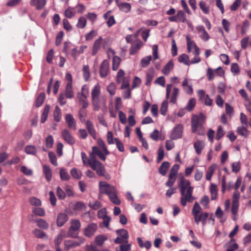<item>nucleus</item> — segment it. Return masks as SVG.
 Wrapping results in <instances>:
<instances>
[{"label": "nucleus", "instance_id": "f257e3e1", "mask_svg": "<svg viewBox=\"0 0 251 251\" xmlns=\"http://www.w3.org/2000/svg\"><path fill=\"white\" fill-rule=\"evenodd\" d=\"M178 187L181 195L180 203L183 206H186L187 202H192L195 199L193 196V187L189 180L183 177L181 178Z\"/></svg>", "mask_w": 251, "mask_h": 251}, {"label": "nucleus", "instance_id": "f03ea898", "mask_svg": "<svg viewBox=\"0 0 251 251\" xmlns=\"http://www.w3.org/2000/svg\"><path fill=\"white\" fill-rule=\"evenodd\" d=\"M205 117L203 113H201L199 115H194L192 118V131L199 135L205 134L204 128L203 126Z\"/></svg>", "mask_w": 251, "mask_h": 251}, {"label": "nucleus", "instance_id": "7ed1b4c3", "mask_svg": "<svg viewBox=\"0 0 251 251\" xmlns=\"http://www.w3.org/2000/svg\"><path fill=\"white\" fill-rule=\"evenodd\" d=\"M109 154L110 152L109 151H108L107 153H106L104 150L100 149L97 146H93L92 151L89 153V156L91 159L93 160H97L96 157H98L100 160L105 161L106 156Z\"/></svg>", "mask_w": 251, "mask_h": 251}, {"label": "nucleus", "instance_id": "20e7f679", "mask_svg": "<svg viewBox=\"0 0 251 251\" xmlns=\"http://www.w3.org/2000/svg\"><path fill=\"white\" fill-rule=\"evenodd\" d=\"M71 226L69 229L67 237L75 238L77 236L78 231L81 226V224L79 220L73 219L71 220Z\"/></svg>", "mask_w": 251, "mask_h": 251}, {"label": "nucleus", "instance_id": "39448f33", "mask_svg": "<svg viewBox=\"0 0 251 251\" xmlns=\"http://www.w3.org/2000/svg\"><path fill=\"white\" fill-rule=\"evenodd\" d=\"M74 94L73 91V86L70 84H67L64 93H61L59 98L58 101L61 105H64L66 103L65 98L71 99L74 97Z\"/></svg>", "mask_w": 251, "mask_h": 251}, {"label": "nucleus", "instance_id": "423d86ee", "mask_svg": "<svg viewBox=\"0 0 251 251\" xmlns=\"http://www.w3.org/2000/svg\"><path fill=\"white\" fill-rule=\"evenodd\" d=\"M115 190L116 189L113 186L108 184L106 182H99L100 195L104 194L109 196L112 193V192H115Z\"/></svg>", "mask_w": 251, "mask_h": 251}, {"label": "nucleus", "instance_id": "0eeeda50", "mask_svg": "<svg viewBox=\"0 0 251 251\" xmlns=\"http://www.w3.org/2000/svg\"><path fill=\"white\" fill-rule=\"evenodd\" d=\"M100 94V86L99 84H97L92 88L91 91L92 100L93 105L95 107L98 106Z\"/></svg>", "mask_w": 251, "mask_h": 251}, {"label": "nucleus", "instance_id": "6e6552de", "mask_svg": "<svg viewBox=\"0 0 251 251\" xmlns=\"http://www.w3.org/2000/svg\"><path fill=\"white\" fill-rule=\"evenodd\" d=\"M89 166L96 171L99 176H104V173L105 172V167L99 160H93Z\"/></svg>", "mask_w": 251, "mask_h": 251}, {"label": "nucleus", "instance_id": "1a4fd4ad", "mask_svg": "<svg viewBox=\"0 0 251 251\" xmlns=\"http://www.w3.org/2000/svg\"><path fill=\"white\" fill-rule=\"evenodd\" d=\"M85 241V239L83 237L79 238L78 241H73L71 240H67L64 241V249L68 251L71 249L75 248L80 245L83 244Z\"/></svg>", "mask_w": 251, "mask_h": 251}, {"label": "nucleus", "instance_id": "9d476101", "mask_svg": "<svg viewBox=\"0 0 251 251\" xmlns=\"http://www.w3.org/2000/svg\"><path fill=\"white\" fill-rule=\"evenodd\" d=\"M98 226L96 224L92 223L88 225L84 228L83 234L85 236L90 238L93 236L98 230Z\"/></svg>", "mask_w": 251, "mask_h": 251}, {"label": "nucleus", "instance_id": "9b49d317", "mask_svg": "<svg viewBox=\"0 0 251 251\" xmlns=\"http://www.w3.org/2000/svg\"><path fill=\"white\" fill-rule=\"evenodd\" d=\"M183 130V126L181 124H178L174 127L172 130L170 138L172 140H176L182 137Z\"/></svg>", "mask_w": 251, "mask_h": 251}, {"label": "nucleus", "instance_id": "f8f14e48", "mask_svg": "<svg viewBox=\"0 0 251 251\" xmlns=\"http://www.w3.org/2000/svg\"><path fill=\"white\" fill-rule=\"evenodd\" d=\"M187 41V46L188 52H191L194 50V53L196 55H199L200 53L199 48L197 47L195 42L191 40L190 37L187 35L186 37Z\"/></svg>", "mask_w": 251, "mask_h": 251}, {"label": "nucleus", "instance_id": "ddd939ff", "mask_svg": "<svg viewBox=\"0 0 251 251\" xmlns=\"http://www.w3.org/2000/svg\"><path fill=\"white\" fill-rule=\"evenodd\" d=\"M201 211V208L198 202H196L193 205L192 214L194 217L195 222L197 225H199L200 223L199 216L202 213Z\"/></svg>", "mask_w": 251, "mask_h": 251}, {"label": "nucleus", "instance_id": "4468645a", "mask_svg": "<svg viewBox=\"0 0 251 251\" xmlns=\"http://www.w3.org/2000/svg\"><path fill=\"white\" fill-rule=\"evenodd\" d=\"M196 29L199 34L200 37L203 41H207L210 39V36L205 30L202 25H198L196 27Z\"/></svg>", "mask_w": 251, "mask_h": 251}, {"label": "nucleus", "instance_id": "2eb2a0df", "mask_svg": "<svg viewBox=\"0 0 251 251\" xmlns=\"http://www.w3.org/2000/svg\"><path fill=\"white\" fill-rule=\"evenodd\" d=\"M62 136L67 143L70 145L75 144V140L68 130L66 129H64L62 132Z\"/></svg>", "mask_w": 251, "mask_h": 251}, {"label": "nucleus", "instance_id": "dca6fc26", "mask_svg": "<svg viewBox=\"0 0 251 251\" xmlns=\"http://www.w3.org/2000/svg\"><path fill=\"white\" fill-rule=\"evenodd\" d=\"M109 71V62L107 60H104L102 62L100 67V74L102 77H105L108 75Z\"/></svg>", "mask_w": 251, "mask_h": 251}, {"label": "nucleus", "instance_id": "f3484780", "mask_svg": "<svg viewBox=\"0 0 251 251\" xmlns=\"http://www.w3.org/2000/svg\"><path fill=\"white\" fill-rule=\"evenodd\" d=\"M107 239L108 237L105 234L98 235L95 237L94 243L97 246L101 247Z\"/></svg>", "mask_w": 251, "mask_h": 251}, {"label": "nucleus", "instance_id": "a211bd4d", "mask_svg": "<svg viewBox=\"0 0 251 251\" xmlns=\"http://www.w3.org/2000/svg\"><path fill=\"white\" fill-rule=\"evenodd\" d=\"M68 215L64 213H60L58 215L57 218V225L58 226L61 227L68 221Z\"/></svg>", "mask_w": 251, "mask_h": 251}, {"label": "nucleus", "instance_id": "6ab92c4d", "mask_svg": "<svg viewBox=\"0 0 251 251\" xmlns=\"http://www.w3.org/2000/svg\"><path fill=\"white\" fill-rule=\"evenodd\" d=\"M65 120L69 128L73 130L76 129L75 121L71 115H67L66 116Z\"/></svg>", "mask_w": 251, "mask_h": 251}, {"label": "nucleus", "instance_id": "aec40b11", "mask_svg": "<svg viewBox=\"0 0 251 251\" xmlns=\"http://www.w3.org/2000/svg\"><path fill=\"white\" fill-rule=\"evenodd\" d=\"M205 147L204 142L203 141H201L199 140H197L194 143V148L195 150L196 153L198 154H200L201 153L202 150Z\"/></svg>", "mask_w": 251, "mask_h": 251}, {"label": "nucleus", "instance_id": "412c9836", "mask_svg": "<svg viewBox=\"0 0 251 251\" xmlns=\"http://www.w3.org/2000/svg\"><path fill=\"white\" fill-rule=\"evenodd\" d=\"M239 202H232L231 212L232 213L231 218L233 221H236L238 218V211L239 209Z\"/></svg>", "mask_w": 251, "mask_h": 251}, {"label": "nucleus", "instance_id": "4be33fe9", "mask_svg": "<svg viewBox=\"0 0 251 251\" xmlns=\"http://www.w3.org/2000/svg\"><path fill=\"white\" fill-rule=\"evenodd\" d=\"M46 2V0H31L30 4L35 6L37 9L41 10L45 6Z\"/></svg>", "mask_w": 251, "mask_h": 251}, {"label": "nucleus", "instance_id": "5701e85b", "mask_svg": "<svg viewBox=\"0 0 251 251\" xmlns=\"http://www.w3.org/2000/svg\"><path fill=\"white\" fill-rule=\"evenodd\" d=\"M102 40V38L101 37H99V38L95 40L93 45L92 51V54L93 55H95L100 49Z\"/></svg>", "mask_w": 251, "mask_h": 251}, {"label": "nucleus", "instance_id": "b1692460", "mask_svg": "<svg viewBox=\"0 0 251 251\" xmlns=\"http://www.w3.org/2000/svg\"><path fill=\"white\" fill-rule=\"evenodd\" d=\"M154 77V70L153 68H150L146 74V80L145 84L146 85H150Z\"/></svg>", "mask_w": 251, "mask_h": 251}, {"label": "nucleus", "instance_id": "393cba45", "mask_svg": "<svg viewBox=\"0 0 251 251\" xmlns=\"http://www.w3.org/2000/svg\"><path fill=\"white\" fill-rule=\"evenodd\" d=\"M216 169L217 165L215 164H212L208 168L205 176L207 180H211L212 176Z\"/></svg>", "mask_w": 251, "mask_h": 251}, {"label": "nucleus", "instance_id": "a878e982", "mask_svg": "<svg viewBox=\"0 0 251 251\" xmlns=\"http://www.w3.org/2000/svg\"><path fill=\"white\" fill-rule=\"evenodd\" d=\"M117 5L119 9L126 13H128L131 8L130 4L127 2H122Z\"/></svg>", "mask_w": 251, "mask_h": 251}, {"label": "nucleus", "instance_id": "bb28decb", "mask_svg": "<svg viewBox=\"0 0 251 251\" xmlns=\"http://www.w3.org/2000/svg\"><path fill=\"white\" fill-rule=\"evenodd\" d=\"M170 166V163L168 162H163L159 168V173L162 176H165Z\"/></svg>", "mask_w": 251, "mask_h": 251}, {"label": "nucleus", "instance_id": "cd10ccee", "mask_svg": "<svg viewBox=\"0 0 251 251\" xmlns=\"http://www.w3.org/2000/svg\"><path fill=\"white\" fill-rule=\"evenodd\" d=\"M87 97L81 96L79 93L77 94V98L78 102L83 108H86L88 105Z\"/></svg>", "mask_w": 251, "mask_h": 251}, {"label": "nucleus", "instance_id": "c85d7f7f", "mask_svg": "<svg viewBox=\"0 0 251 251\" xmlns=\"http://www.w3.org/2000/svg\"><path fill=\"white\" fill-rule=\"evenodd\" d=\"M174 68V63L173 60H170L168 63L164 66L162 70V73L165 75H168L171 71Z\"/></svg>", "mask_w": 251, "mask_h": 251}, {"label": "nucleus", "instance_id": "c756f323", "mask_svg": "<svg viewBox=\"0 0 251 251\" xmlns=\"http://www.w3.org/2000/svg\"><path fill=\"white\" fill-rule=\"evenodd\" d=\"M86 125L90 134L93 138L95 139L96 133L92 123L90 121H87L86 123Z\"/></svg>", "mask_w": 251, "mask_h": 251}, {"label": "nucleus", "instance_id": "7c9ffc66", "mask_svg": "<svg viewBox=\"0 0 251 251\" xmlns=\"http://www.w3.org/2000/svg\"><path fill=\"white\" fill-rule=\"evenodd\" d=\"M43 172L48 181H50L52 178V173L50 169L48 166L45 165L43 167Z\"/></svg>", "mask_w": 251, "mask_h": 251}, {"label": "nucleus", "instance_id": "2f4dec72", "mask_svg": "<svg viewBox=\"0 0 251 251\" xmlns=\"http://www.w3.org/2000/svg\"><path fill=\"white\" fill-rule=\"evenodd\" d=\"M137 240L139 246L141 248H145L147 250H149L151 248V243L150 241H146L144 242L140 237L137 238Z\"/></svg>", "mask_w": 251, "mask_h": 251}, {"label": "nucleus", "instance_id": "473e14b6", "mask_svg": "<svg viewBox=\"0 0 251 251\" xmlns=\"http://www.w3.org/2000/svg\"><path fill=\"white\" fill-rule=\"evenodd\" d=\"M33 234L37 238L48 239V235L43 231L39 229H35L33 231Z\"/></svg>", "mask_w": 251, "mask_h": 251}, {"label": "nucleus", "instance_id": "72a5a7b5", "mask_svg": "<svg viewBox=\"0 0 251 251\" xmlns=\"http://www.w3.org/2000/svg\"><path fill=\"white\" fill-rule=\"evenodd\" d=\"M224 212L220 206L217 208L215 211V216L220 220V222L224 223L226 221V219L223 218Z\"/></svg>", "mask_w": 251, "mask_h": 251}, {"label": "nucleus", "instance_id": "f704fd0d", "mask_svg": "<svg viewBox=\"0 0 251 251\" xmlns=\"http://www.w3.org/2000/svg\"><path fill=\"white\" fill-rule=\"evenodd\" d=\"M25 151L28 154L35 155L37 153V149L33 145H28L25 148Z\"/></svg>", "mask_w": 251, "mask_h": 251}, {"label": "nucleus", "instance_id": "c9c22d12", "mask_svg": "<svg viewBox=\"0 0 251 251\" xmlns=\"http://www.w3.org/2000/svg\"><path fill=\"white\" fill-rule=\"evenodd\" d=\"M143 43L141 41H139L136 44L132 45L130 50V54H133L135 53L143 46Z\"/></svg>", "mask_w": 251, "mask_h": 251}, {"label": "nucleus", "instance_id": "e433bc0d", "mask_svg": "<svg viewBox=\"0 0 251 251\" xmlns=\"http://www.w3.org/2000/svg\"><path fill=\"white\" fill-rule=\"evenodd\" d=\"M81 156L83 164L85 166H90L91 163L92 162V161H93V160L91 159L90 157L88 159L86 153L84 152H81Z\"/></svg>", "mask_w": 251, "mask_h": 251}, {"label": "nucleus", "instance_id": "4c0bfd02", "mask_svg": "<svg viewBox=\"0 0 251 251\" xmlns=\"http://www.w3.org/2000/svg\"><path fill=\"white\" fill-rule=\"evenodd\" d=\"M75 11L74 8L69 7L64 11V15L68 18H72L75 16Z\"/></svg>", "mask_w": 251, "mask_h": 251}, {"label": "nucleus", "instance_id": "58836bf2", "mask_svg": "<svg viewBox=\"0 0 251 251\" xmlns=\"http://www.w3.org/2000/svg\"><path fill=\"white\" fill-rule=\"evenodd\" d=\"M32 212L34 215L40 217L44 216L46 213L44 209L40 207L33 208Z\"/></svg>", "mask_w": 251, "mask_h": 251}, {"label": "nucleus", "instance_id": "ea45409f", "mask_svg": "<svg viewBox=\"0 0 251 251\" xmlns=\"http://www.w3.org/2000/svg\"><path fill=\"white\" fill-rule=\"evenodd\" d=\"M152 59L151 55L146 56L143 58L140 61V66L142 68L147 67L150 63Z\"/></svg>", "mask_w": 251, "mask_h": 251}, {"label": "nucleus", "instance_id": "a19ab883", "mask_svg": "<svg viewBox=\"0 0 251 251\" xmlns=\"http://www.w3.org/2000/svg\"><path fill=\"white\" fill-rule=\"evenodd\" d=\"M45 94L44 93L39 94L35 102V106L36 108L40 107L43 103L45 99Z\"/></svg>", "mask_w": 251, "mask_h": 251}, {"label": "nucleus", "instance_id": "79ce46f5", "mask_svg": "<svg viewBox=\"0 0 251 251\" xmlns=\"http://www.w3.org/2000/svg\"><path fill=\"white\" fill-rule=\"evenodd\" d=\"M237 132L244 137H246L249 134V131L247 129V126H240L237 129Z\"/></svg>", "mask_w": 251, "mask_h": 251}, {"label": "nucleus", "instance_id": "37998d69", "mask_svg": "<svg viewBox=\"0 0 251 251\" xmlns=\"http://www.w3.org/2000/svg\"><path fill=\"white\" fill-rule=\"evenodd\" d=\"M112 193H111L110 195L108 196L111 201L115 204H120V201L117 197L116 190H115V192Z\"/></svg>", "mask_w": 251, "mask_h": 251}, {"label": "nucleus", "instance_id": "c03bdc74", "mask_svg": "<svg viewBox=\"0 0 251 251\" xmlns=\"http://www.w3.org/2000/svg\"><path fill=\"white\" fill-rule=\"evenodd\" d=\"M70 174L75 179H80L82 176L81 172L75 168L71 170Z\"/></svg>", "mask_w": 251, "mask_h": 251}, {"label": "nucleus", "instance_id": "a18cd8bd", "mask_svg": "<svg viewBox=\"0 0 251 251\" xmlns=\"http://www.w3.org/2000/svg\"><path fill=\"white\" fill-rule=\"evenodd\" d=\"M228 247L227 250L228 251H235L238 248V245L235 242L234 239H231L230 241L228 243Z\"/></svg>", "mask_w": 251, "mask_h": 251}, {"label": "nucleus", "instance_id": "49530a36", "mask_svg": "<svg viewBox=\"0 0 251 251\" xmlns=\"http://www.w3.org/2000/svg\"><path fill=\"white\" fill-rule=\"evenodd\" d=\"M116 233L119 235V236L122 237L123 239H125L127 241L128 238V233L126 230L124 229H121L116 230Z\"/></svg>", "mask_w": 251, "mask_h": 251}, {"label": "nucleus", "instance_id": "de8ad7c7", "mask_svg": "<svg viewBox=\"0 0 251 251\" xmlns=\"http://www.w3.org/2000/svg\"><path fill=\"white\" fill-rule=\"evenodd\" d=\"M179 94V89L176 87L173 88V93L171 97L170 102L175 103L176 101L177 98Z\"/></svg>", "mask_w": 251, "mask_h": 251}, {"label": "nucleus", "instance_id": "09e8293b", "mask_svg": "<svg viewBox=\"0 0 251 251\" xmlns=\"http://www.w3.org/2000/svg\"><path fill=\"white\" fill-rule=\"evenodd\" d=\"M37 226L42 229H46L49 227V224L47 222L42 219L38 220L36 221Z\"/></svg>", "mask_w": 251, "mask_h": 251}, {"label": "nucleus", "instance_id": "8fccbe9b", "mask_svg": "<svg viewBox=\"0 0 251 251\" xmlns=\"http://www.w3.org/2000/svg\"><path fill=\"white\" fill-rule=\"evenodd\" d=\"M112 69L116 71L118 69L121 62V59L118 56H113L112 59Z\"/></svg>", "mask_w": 251, "mask_h": 251}, {"label": "nucleus", "instance_id": "3c124183", "mask_svg": "<svg viewBox=\"0 0 251 251\" xmlns=\"http://www.w3.org/2000/svg\"><path fill=\"white\" fill-rule=\"evenodd\" d=\"M176 16L178 21H179L182 23H185L187 21L185 14L182 10L178 11L177 14H176Z\"/></svg>", "mask_w": 251, "mask_h": 251}, {"label": "nucleus", "instance_id": "603ef678", "mask_svg": "<svg viewBox=\"0 0 251 251\" xmlns=\"http://www.w3.org/2000/svg\"><path fill=\"white\" fill-rule=\"evenodd\" d=\"M29 202L31 205L35 206H39L41 205L42 203L40 199L34 197L30 198L29 200Z\"/></svg>", "mask_w": 251, "mask_h": 251}, {"label": "nucleus", "instance_id": "864d4df0", "mask_svg": "<svg viewBox=\"0 0 251 251\" xmlns=\"http://www.w3.org/2000/svg\"><path fill=\"white\" fill-rule=\"evenodd\" d=\"M66 237V236L65 233L61 232L60 233H59L54 240L55 246H59L63 239Z\"/></svg>", "mask_w": 251, "mask_h": 251}, {"label": "nucleus", "instance_id": "5fc2aeb1", "mask_svg": "<svg viewBox=\"0 0 251 251\" xmlns=\"http://www.w3.org/2000/svg\"><path fill=\"white\" fill-rule=\"evenodd\" d=\"M83 74L85 81H88L90 76L89 66L88 65H84L83 67Z\"/></svg>", "mask_w": 251, "mask_h": 251}, {"label": "nucleus", "instance_id": "6e6d98bb", "mask_svg": "<svg viewBox=\"0 0 251 251\" xmlns=\"http://www.w3.org/2000/svg\"><path fill=\"white\" fill-rule=\"evenodd\" d=\"M86 19L84 17H80L78 20L76 26L78 28H83L86 25Z\"/></svg>", "mask_w": 251, "mask_h": 251}, {"label": "nucleus", "instance_id": "4d7b16f0", "mask_svg": "<svg viewBox=\"0 0 251 251\" xmlns=\"http://www.w3.org/2000/svg\"><path fill=\"white\" fill-rule=\"evenodd\" d=\"M125 72L123 70L120 69L117 75V81L118 83H120L121 81H124V79H126L125 77Z\"/></svg>", "mask_w": 251, "mask_h": 251}, {"label": "nucleus", "instance_id": "13d9d810", "mask_svg": "<svg viewBox=\"0 0 251 251\" xmlns=\"http://www.w3.org/2000/svg\"><path fill=\"white\" fill-rule=\"evenodd\" d=\"M60 176L61 179L63 180H68L70 178L68 173L64 169H60Z\"/></svg>", "mask_w": 251, "mask_h": 251}, {"label": "nucleus", "instance_id": "bf43d9fd", "mask_svg": "<svg viewBox=\"0 0 251 251\" xmlns=\"http://www.w3.org/2000/svg\"><path fill=\"white\" fill-rule=\"evenodd\" d=\"M241 163L240 161L233 162L231 164L232 172L235 173H237L241 168Z\"/></svg>", "mask_w": 251, "mask_h": 251}, {"label": "nucleus", "instance_id": "052dcab7", "mask_svg": "<svg viewBox=\"0 0 251 251\" xmlns=\"http://www.w3.org/2000/svg\"><path fill=\"white\" fill-rule=\"evenodd\" d=\"M209 214L207 212L202 213L199 216L200 222L201 221L202 226H204L206 223L207 218L209 217Z\"/></svg>", "mask_w": 251, "mask_h": 251}, {"label": "nucleus", "instance_id": "680f3d73", "mask_svg": "<svg viewBox=\"0 0 251 251\" xmlns=\"http://www.w3.org/2000/svg\"><path fill=\"white\" fill-rule=\"evenodd\" d=\"M54 140L51 135H49L46 139V146L48 149H50L53 146Z\"/></svg>", "mask_w": 251, "mask_h": 251}, {"label": "nucleus", "instance_id": "e2e57ef3", "mask_svg": "<svg viewBox=\"0 0 251 251\" xmlns=\"http://www.w3.org/2000/svg\"><path fill=\"white\" fill-rule=\"evenodd\" d=\"M178 61L185 65H189V57L188 55L183 54L180 55L178 58Z\"/></svg>", "mask_w": 251, "mask_h": 251}, {"label": "nucleus", "instance_id": "0e129e2a", "mask_svg": "<svg viewBox=\"0 0 251 251\" xmlns=\"http://www.w3.org/2000/svg\"><path fill=\"white\" fill-rule=\"evenodd\" d=\"M85 251H100L97 246L94 243H91L90 245L85 246Z\"/></svg>", "mask_w": 251, "mask_h": 251}, {"label": "nucleus", "instance_id": "69168bd1", "mask_svg": "<svg viewBox=\"0 0 251 251\" xmlns=\"http://www.w3.org/2000/svg\"><path fill=\"white\" fill-rule=\"evenodd\" d=\"M164 156V150L162 146H161L158 149V156L157 158V162H160Z\"/></svg>", "mask_w": 251, "mask_h": 251}, {"label": "nucleus", "instance_id": "338daca9", "mask_svg": "<svg viewBox=\"0 0 251 251\" xmlns=\"http://www.w3.org/2000/svg\"><path fill=\"white\" fill-rule=\"evenodd\" d=\"M97 144L98 145V147L100 149L104 150L106 153H108V150L104 143V141L100 138H99L97 140Z\"/></svg>", "mask_w": 251, "mask_h": 251}, {"label": "nucleus", "instance_id": "774afa93", "mask_svg": "<svg viewBox=\"0 0 251 251\" xmlns=\"http://www.w3.org/2000/svg\"><path fill=\"white\" fill-rule=\"evenodd\" d=\"M56 193L58 198L59 199L63 200L66 197V193L60 187H57L56 189Z\"/></svg>", "mask_w": 251, "mask_h": 251}]
</instances>
